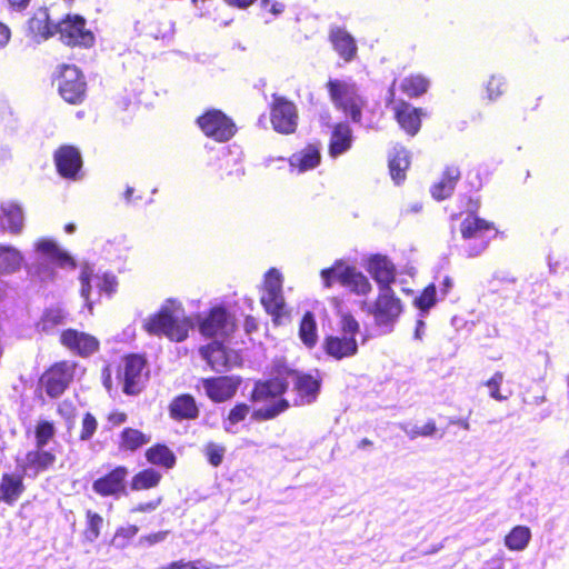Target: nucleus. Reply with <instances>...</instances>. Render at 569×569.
<instances>
[{"instance_id": "1", "label": "nucleus", "mask_w": 569, "mask_h": 569, "mask_svg": "<svg viewBox=\"0 0 569 569\" xmlns=\"http://www.w3.org/2000/svg\"><path fill=\"white\" fill-rule=\"evenodd\" d=\"M290 383L293 385L299 397V399H295L296 405L311 403L320 388L319 381L312 376L300 375L297 371L284 369L274 379L256 385L252 399L254 401H271V405L254 410L253 417L257 419H271L284 411L288 407L287 400H277V398L284 392Z\"/></svg>"}, {"instance_id": "2", "label": "nucleus", "mask_w": 569, "mask_h": 569, "mask_svg": "<svg viewBox=\"0 0 569 569\" xmlns=\"http://www.w3.org/2000/svg\"><path fill=\"white\" fill-rule=\"evenodd\" d=\"M193 328L191 318L184 316L181 302L167 300L158 312L143 320V329L154 336H166L171 341H183Z\"/></svg>"}, {"instance_id": "3", "label": "nucleus", "mask_w": 569, "mask_h": 569, "mask_svg": "<svg viewBox=\"0 0 569 569\" xmlns=\"http://www.w3.org/2000/svg\"><path fill=\"white\" fill-rule=\"evenodd\" d=\"M34 253L38 259L24 266L27 273L32 279L40 281L52 280L54 269L52 264L59 267H74L73 259L66 252L54 239L39 238L33 242Z\"/></svg>"}, {"instance_id": "4", "label": "nucleus", "mask_w": 569, "mask_h": 569, "mask_svg": "<svg viewBox=\"0 0 569 569\" xmlns=\"http://www.w3.org/2000/svg\"><path fill=\"white\" fill-rule=\"evenodd\" d=\"M326 88L333 107L349 117L352 122L359 123L367 100L357 82L350 77L330 78Z\"/></svg>"}, {"instance_id": "5", "label": "nucleus", "mask_w": 569, "mask_h": 569, "mask_svg": "<svg viewBox=\"0 0 569 569\" xmlns=\"http://www.w3.org/2000/svg\"><path fill=\"white\" fill-rule=\"evenodd\" d=\"M338 326L337 333L325 339L323 349L337 360L353 357L358 352L356 336L360 332V325L352 315L343 313Z\"/></svg>"}, {"instance_id": "6", "label": "nucleus", "mask_w": 569, "mask_h": 569, "mask_svg": "<svg viewBox=\"0 0 569 569\" xmlns=\"http://www.w3.org/2000/svg\"><path fill=\"white\" fill-rule=\"evenodd\" d=\"M362 310L372 316L377 327L390 332L403 311L401 300L392 288H380L372 302H363Z\"/></svg>"}, {"instance_id": "7", "label": "nucleus", "mask_w": 569, "mask_h": 569, "mask_svg": "<svg viewBox=\"0 0 569 569\" xmlns=\"http://www.w3.org/2000/svg\"><path fill=\"white\" fill-rule=\"evenodd\" d=\"M460 232L467 241L468 256L476 257L487 248L489 240L496 234V229L492 223L469 214L462 220Z\"/></svg>"}, {"instance_id": "8", "label": "nucleus", "mask_w": 569, "mask_h": 569, "mask_svg": "<svg viewBox=\"0 0 569 569\" xmlns=\"http://www.w3.org/2000/svg\"><path fill=\"white\" fill-rule=\"evenodd\" d=\"M81 297L91 310L93 297L101 293L111 295L116 291L117 280L112 273L97 270L93 266L84 264L80 273Z\"/></svg>"}, {"instance_id": "9", "label": "nucleus", "mask_w": 569, "mask_h": 569, "mask_svg": "<svg viewBox=\"0 0 569 569\" xmlns=\"http://www.w3.org/2000/svg\"><path fill=\"white\" fill-rule=\"evenodd\" d=\"M282 283L283 277L278 269L271 268L264 273L261 303L274 321L287 315Z\"/></svg>"}, {"instance_id": "10", "label": "nucleus", "mask_w": 569, "mask_h": 569, "mask_svg": "<svg viewBox=\"0 0 569 569\" xmlns=\"http://www.w3.org/2000/svg\"><path fill=\"white\" fill-rule=\"evenodd\" d=\"M197 124L207 137L218 142L228 141L236 133L233 121L217 109L207 110L198 117Z\"/></svg>"}, {"instance_id": "11", "label": "nucleus", "mask_w": 569, "mask_h": 569, "mask_svg": "<svg viewBox=\"0 0 569 569\" xmlns=\"http://www.w3.org/2000/svg\"><path fill=\"white\" fill-rule=\"evenodd\" d=\"M234 328L233 318L222 307H213L208 316L199 320L200 333L213 340H226Z\"/></svg>"}, {"instance_id": "12", "label": "nucleus", "mask_w": 569, "mask_h": 569, "mask_svg": "<svg viewBox=\"0 0 569 569\" xmlns=\"http://www.w3.org/2000/svg\"><path fill=\"white\" fill-rule=\"evenodd\" d=\"M56 31L68 46L90 47L94 41L92 32L86 29V21L80 16H67L57 23Z\"/></svg>"}, {"instance_id": "13", "label": "nucleus", "mask_w": 569, "mask_h": 569, "mask_svg": "<svg viewBox=\"0 0 569 569\" xmlns=\"http://www.w3.org/2000/svg\"><path fill=\"white\" fill-rule=\"evenodd\" d=\"M61 97L69 103L82 101L86 92V82L81 72L74 66H62L57 79Z\"/></svg>"}, {"instance_id": "14", "label": "nucleus", "mask_w": 569, "mask_h": 569, "mask_svg": "<svg viewBox=\"0 0 569 569\" xmlns=\"http://www.w3.org/2000/svg\"><path fill=\"white\" fill-rule=\"evenodd\" d=\"M240 382L234 376L202 378L198 381L197 389L202 390L213 402H223L236 395Z\"/></svg>"}, {"instance_id": "15", "label": "nucleus", "mask_w": 569, "mask_h": 569, "mask_svg": "<svg viewBox=\"0 0 569 569\" xmlns=\"http://www.w3.org/2000/svg\"><path fill=\"white\" fill-rule=\"evenodd\" d=\"M223 341L213 340L199 349L201 358L212 370L218 372L229 370L238 363L239 359L237 352L224 347Z\"/></svg>"}, {"instance_id": "16", "label": "nucleus", "mask_w": 569, "mask_h": 569, "mask_svg": "<svg viewBox=\"0 0 569 569\" xmlns=\"http://www.w3.org/2000/svg\"><path fill=\"white\" fill-rule=\"evenodd\" d=\"M123 391L136 395L142 389L147 378L146 360L138 355H130L123 359L122 366Z\"/></svg>"}, {"instance_id": "17", "label": "nucleus", "mask_w": 569, "mask_h": 569, "mask_svg": "<svg viewBox=\"0 0 569 569\" xmlns=\"http://www.w3.org/2000/svg\"><path fill=\"white\" fill-rule=\"evenodd\" d=\"M271 123L279 133L290 134L295 132L298 124V112L295 103L281 97L274 98L271 107Z\"/></svg>"}, {"instance_id": "18", "label": "nucleus", "mask_w": 569, "mask_h": 569, "mask_svg": "<svg viewBox=\"0 0 569 569\" xmlns=\"http://www.w3.org/2000/svg\"><path fill=\"white\" fill-rule=\"evenodd\" d=\"M128 476L126 467H117L108 475L97 479L92 483V490L101 497L118 498L126 493L124 480Z\"/></svg>"}, {"instance_id": "19", "label": "nucleus", "mask_w": 569, "mask_h": 569, "mask_svg": "<svg viewBox=\"0 0 569 569\" xmlns=\"http://www.w3.org/2000/svg\"><path fill=\"white\" fill-rule=\"evenodd\" d=\"M24 228V211L22 206L13 200H4L0 203V234L8 231L18 236Z\"/></svg>"}, {"instance_id": "20", "label": "nucleus", "mask_w": 569, "mask_h": 569, "mask_svg": "<svg viewBox=\"0 0 569 569\" xmlns=\"http://www.w3.org/2000/svg\"><path fill=\"white\" fill-rule=\"evenodd\" d=\"M366 269L380 288H391L396 281V267L386 256L372 254L368 258Z\"/></svg>"}, {"instance_id": "21", "label": "nucleus", "mask_w": 569, "mask_h": 569, "mask_svg": "<svg viewBox=\"0 0 569 569\" xmlns=\"http://www.w3.org/2000/svg\"><path fill=\"white\" fill-rule=\"evenodd\" d=\"M60 340L66 348L81 357L90 356L99 349V341L96 337L74 329L64 330Z\"/></svg>"}, {"instance_id": "22", "label": "nucleus", "mask_w": 569, "mask_h": 569, "mask_svg": "<svg viewBox=\"0 0 569 569\" xmlns=\"http://www.w3.org/2000/svg\"><path fill=\"white\" fill-rule=\"evenodd\" d=\"M392 109L401 129L411 137L416 136L420 130L423 110L416 108L403 100L393 101Z\"/></svg>"}, {"instance_id": "23", "label": "nucleus", "mask_w": 569, "mask_h": 569, "mask_svg": "<svg viewBox=\"0 0 569 569\" xmlns=\"http://www.w3.org/2000/svg\"><path fill=\"white\" fill-rule=\"evenodd\" d=\"M290 171L293 173H305L316 169L321 162V148L317 143H311L292 153L288 159Z\"/></svg>"}, {"instance_id": "24", "label": "nucleus", "mask_w": 569, "mask_h": 569, "mask_svg": "<svg viewBox=\"0 0 569 569\" xmlns=\"http://www.w3.org/2000/svg\"><path fill=\"white\" fill-rule=\"evenodd\" d=\"M58 172L69 179H76L82 166L79 150L72 146H62L54 153Z\"/></svg>"}, {"instance_id": "25", "label": "nucleus", "mask_w": 569, "mask_h": 569, "mask_svg": "<svg viewBox=\"0 0 569 569\" xmlns=\"http://www.w3.org/2000/svg\"><path fill=\"white\" fill-rule=\"evenodd\" d=\"M74 366L70 362L54 365L46 376L47 392L51 397L60 396L72 380Z\"/></svg>"}, {"instance_id": "26", "label": "nucleus", "mask_w": 569, "mask_h": 569, "mask_svg": "<svg viewBox=\"0 0 569 569\" xmlns=\"http://www.w3.org/2000/svg\"><path fill=\"white\" fill-rule=\"evenodd\" d=\"M352 143L353 134L351 127L347 122H339L335 124L328 146L329 157L337 159L348 152L351 149Z\"/></svg>"}, {"instance_id": "27", "label": "nucleus", "mask_w": 569, "mask_h": 569, "mask_svg": "<svg viewBox=\"0 0 569 569\" xmlns=\"http://www.w3.org/2000/svg\"><path fill=\"white\" fill-rule=\"evenodd\" d=\"M243 154L239 147L231 146L222 150L219 169L221 178H236L239 179L244 174Z\"/></svg>"}, {"instance_id": "28", "label": "nucleus", "mask_w": 569, "mask_h": 569, "mask_svg": "<svg viewBox=\"0 0 569 569\" xmlns=\"http://www.w3.org/2000/svg\"><path fill=\"white\" fill-rule=\"evenodd\" d=\"M330 40L335 50L345 61H351L357 53L353 37L342 28H335L330 32Z\"/></svg>"}, {"instance_id": "29", "label": "nucleus", "mask_w": 569, "mask_h": 569, "mask_svg": "<svg viewBox=\"0 0 569 569\" xmlns=\"http://www.w3.org/2000/svg\"><path fill=\"white\" fill-rule=\"evenodd\" d=\"M56 26L51 23L49 12L46 8L37 10L29 21V29L37 38V41H43L52 37L56 31Z\"/></svg>"}, {"instance_id": "30", "label": "nucleus", "mask_w": 569, "mask_h": 569, "mask_svg": "<svg viewBox=\"0 0 569 569\" xmlns=\"http://www.w3.org/2000/svg\"><path fill=\"white\" fill-rule=\"evenodd\" d=\"M24 262L22 252L13 246L0 244V276L18 272Z\"/></svg>"}, {"instance_id": "31", "label": "nucleus", "mask_w": 569, "mask_h": 569, "mask_svg": "<svg viewBox=\"0 0 569 569\" xmlns=\"http://www.w3.org/2000/svg\"><path fill=\"white\" fill-rule=\"evenodd\" d=\"M24 490L23 476L4 473L0 482V498L9 505L16 502Z\"/></svg>"}, {"instance_id": "32", "label": "nucleus", "mask_w": 569, "mask_h": 569, "mask_svg": "<svg viewBox=\"0 0 569 569\" xmlns=\"http://www.w3.org/2000/svg\"><path fill=\"white\" fill-rule=\"evenodd\" d=\"M460 178V170L458 167H447L440 181L431 187V194L437 200H443L448 198Z\"/></svg>"}, {"instance_id": "33", "label": "nucleus", "mask_w": 569, "mask_h": 569, "mask_svg": "<svg viewBox=\"0 0 569 569\" xmlns=\"http://www.w3.org/2000/svg\"><path fill=\"white\" fill-rule=\"evenodd\" d=\"M409 166V152L402 147L395 148L389 158V171L396 184H400L406 179V170Z\"/></svg>"}, {"instance_id": "34", "label": "nucleus", "mask_w": 569, "mask_h": 569, "mask_svg": "<svg viewBox=\"0 0 569 569\" xmlns=\"http://www.w3.org/2000/svg\"><path fill=\"white\" fill-rule=\"evenodd\" d=\"M352 266H349L343 260H337L335 263L320 271V278L325 288H331L336 282L345 286L349 271Z\"/></svg>"}, {"instance_id": "35", "label": "nucleus", "mask_w": 569, "mask_h": 569, "mask_svg": "<svg viewBox=\"0 0 569 569\" xmlns=\"http://www.w3.org/2000/svg\"><path fill=\"white\" fill-rule=\"evenodd\" d=\"M430 87V80L420 73L409 74L399 82V89L409 98L425 94Z\"/></svg>"}, {"instance_id": "36", "label": "nucleus", "mask_w": 569, "mask_h": 569, "mask_svg": "<svg viewBox=\"0 0 569 569\" xmlns=\"http://www.w3.org/2000/svg\"><path fill=\"white\" fill-rule=\"evenodd\" d=\"M54 461L56 456L52 452L37 448L27 453L23 470H34L38 473L51 467Z\"/></svg>"}, {"instance_id": "37", "label": "nucleus", "mask_w": 569, "mask_h": 569, "mask_svg": "<svg viewBox=\"0 0 569 569\" xmlns=\"http://www.w3.org/2000/svg\"><path fill=\"white\" fill-rule=\"evenodd\" d=\"M198 412L196 401L189 395L177 397L170 405V413L176 419H194Z\"/></svg>"}, {"instance_id": "38", "label": "nucleus", "mask_w": 569, "mask_h": 569, "mask_svg": "<svg viewBox=\"0 0 569 569\" xmlns=\"http://www.w3.org/2000/svg\"><path fill=\"white\" fill-rule=\"evenodd\" d=\"M343 287L352 293L362 297H367L372 290L369 279L361 271L357 270L356 267H351Z\"/></svg>"}, {"instance_id": "39", "label": "nucleus", "mask_w": 569, "mask_h": 569, "mask_svg": "<svg viewBox=\"0 0 569 569\" xmlns=\"http://www.w3.org/2000/svg\"><path fill=\"white\" fill-rule=\"evenodd\" d=\"M531 538V531L526 526H516L505 537V545L511 551H522L527 548Z\"/></svg>"}, {"instance_id": "40", "label": "nucleus", "mask_w": 569, "mask_h": 569, "mask_svg": "<svg viewBox=\"0 0 569 569\" xmlns=\"http://www.w3.org/2000/svg\"><path fill=\"white\" fill-rule=\"evenodd\" d=\"M146 458L150 463L166 468H172L176 462L172 451L163 445H157L148 449Z\"/></svg>"}, {"instance_id": "41", "label": "nucleus", "mask_w": 569, "mask_h": 569, "mask_svg": "<svg viewBox=\"0 0 569 569\" xmlns=\"http://www.w3.org/2000/svg\"><path fill=\"white\" fill-rule=\"evenodd\" d=\"M161 473L152 468L138 472L131 480L132 490H147L158 486Z\"/></svg>"}, {"instance_id": "42", "label": "nucleus", "mask_w": 569, "mask_h": 569, "mask_svg": "<svg viewBox=\"0 0 569 569\" xmlns=\"http://www.w3.org/2000/svg\"><path fill=\"white\" fill-rule=\"evenodd\" d=\"M150 436L132 428H126L121 432L120 447L126 450L134 451L138 448L149 443Z\"/></svg>"}, {"instance_id": "43", "label": "nucleus", "mask_w": 569, "mask_h": 569, "mask_svg": "<svg viewBox=\"0 0 569 569\" xmlns=\"http://www.w3.org/2000/svg\"><path fill=\"white\" fill-rule=\"evenodd\" d=\"M299 337L308 347L312 348L318 341L317 323L311 312H307L300 323Z\"/></svg>"}, {"instance_id": "44", "label": "nucleus", "mask_w": 569, "mask_h": 569, "mask_svg": "<svg viewBox=\"0 0 569 569\" xmlns=\"http://www.w3.org/2000/svg\"><path fill=\"white\" fill-rule=\"evenodd\" d=\"M485 99L489 102H496L507 90V80L501 74H491L483 84Z\"/></svg>"}, {"instance_id": "45", "label": "nucleus", "mask_w": 569, "mask_h": 569, "mask_svg": "<svg viewBox=\"0 0 569 569\" xmlns=\"http://www.w3.org/2000/svg\"><path fill=\"white\" fill-rule=\"evenodd\" d=\"M250 412V407L246 403H239L234 406L227 419L223 421V428L229 433H237L238 428L237 425L246 419V417Z\"/></svg>"}, {"instance_id": "46", "label": "nucleus", "mask_w": 569, "mask_h": 569, "mask_svg": "<svg viewBox=\"0 0 569 569\" xmlns=\"http://www.w3.org/2000/svg\"><path fill=\"white\" fill-rule=\"evenodd\" d=\"M400 429L410 438L411 440L418 437H431L436 433L437 427L433 420H428L423 426L419 427L417 425H411L409 422L400 423Z\"/></svg>"}, {"instance_id": "47", "label": "nucleus", "mask_w": 569, "mask_h": 569, "mask_svg": "<svg viewBox=\"0 0 569 569\" xmlns=\"http://www.w3.org/2000/svg\"><path fill=\"white\" fill-rule=\"evenodd\" d=\"M87 527L83 532L84 539L89 542H93L100 536L101 528L103 526V518L91 510L86 513Z\"/></svg>"}, {"instance_id": "48", "label": "nucleus", "mask_w": 569, "mask_h": 569, "mask_svg": "<svg viewBox=\"0 0 569 569\" xmlns=\"http://www.w3.org/2000/svg\"><path fill=\"white\" fill-rule=\"evenodd\" d=\"M217 565L204 560V559H196V560H186L179 559L167 563L164 566L158 567L157 569H216Z\"/></svg>"}, {"instance_id": "49", "label": "nucleus", "mask_w": 569, "mask_h": 569, "mask_svg": "<svg viewBox=\"0 0 569 569\" xmlns=\"http://www.w3.org/2000/svg\"><path fill=\"white\" fill-rule=\"evenodd\" d=\"M56 429L53 423L49 421H40L36 427V445L37 448H44L53 438Z\"/></svg>"}, {"instance_id": "50", "label": "nucleus", "mask_w": 569, "mask_h": 569, "mask_svg": "<svg viewBox=\"0 0 569 569\" xmlns=\"http://www.w3.org/2000/svg\"><path fill=\"white\" fill-rule=\"evenodd\" d=\"M139 528L136 525H127L117 529L113 536V543L118 548H124L129 541L138 533Z\"/></svg>"}, {"instance_id": "51", "label": "nucleus", "mask_w": 569, "mask_h": 569, "mask_svg": "<svg viewBox=\"0 0 569 569\" xmlns=\"http://www.w3.org/2000/svg\"><path fill=\"white\" fill-rule=\"evenodd\" d=\"M435 303L436 288L433 284L428 286L415 300L416 307L421 311L422 315L427 313Z\"/></svg>"}, {"instance_id": "52", "label": "nucleus", "mask_w": 569, "mask_h": 569, "mask_svg": "<svg viewBox=\"0 0 569 569\" xmlns=\"http://www.w3.org/2000/svg\"><path fill=\"white\" fill-rule=\"evenodd\" d=\"M66 317V311L59 307L47 310L42 318V329H52L53 327L62 323Z\"/></svg>"}, {"instance_id": "53", "label": "nucleus", "mask_w": 569, "mask_h": 569, "mask_svg": "<svg viewBox=\"0 0 569 569\" xmlns=\"http://www.w3.org/2000/svg\"><path fill=\"white\" fill-rule=\"evenodd\" d=\"M204 453L213 467H218L223 459L226 448L222 445L209 442L204 447Z\"/></svg>"}, {"instance_id": "54", "label": "nucleus", "mask_w": 569, "mask_h": 569, "mask_svg": "<svg viewBox=\"0 0 569 569\" xmlns=\"http://www.w3.org/2000/svg\"><path fill=\"white\" fill-rule=\"evenodd\" d=\"M98 422L91 413H86L82 419V427L80 431V439L82 441L90 440L97 431Z\"/></svg>"}, {"instance_id": "55", "label": "nucleus", "mask_w": 569, "mask_h": 569, "mask_svg": "<svg viewBox=\"0 0 569 569\" xmlns=\"http://www.w3.org/2000/svg\"><path fill=\"white\" fill-rule=\"evenodd\" d=\"M502 381L503 375L501 372H496L486 383L489 389L490 397L498 401L506 400L508 398V396H503L499 391Z\"/></svg>"}, {"instance_id": "56", "label": "nucleus", "mask_w": 569, "mask_h": 569, "mask_svg": "<svg viewBox=\"0 0 569 569\" xmlns=\"http://www.w3.org/2000/svg\"><path fill=\"white\" fill-rule=\"evenodd\" d=\"M169 535L168 530L158 531L154 533L146 535L140 537L139 543L141 546L151 547L153 545L160 543L167 539Z\"/></svg>"}, {"instance_id": "57", "label": "nucleus", "mask_w": 569, "mask_h": 569, "mask_svg": "<svg viewBox=\"0 0 569 569\" xmlns=\"http://www.w3.org/2000/svg\"><path fill=\"white\" fill-rule=\"evenodd\" d=\"M260 7L261 9L267 10L274 17L280 16L286 8V6L282 2L272 0H261Z\"/></svg>"}, {"instance_id": "58", "label": "nucleus", "mask_w": 569, "mask_h": 569, "mask_svg": "<svg viewBox=\"0 0 569 569\" xmlns=\"http://www.w3.org/2000/svg\"><path fill=\"white\" fill-rule=\"evenodd\" d=\"M160 502H161V499L158 498V499L149 501V502L139 503L131 509V512H151L158 508Z\"/></svg>"}, {"instance_id": "59", "label": "nucleus", "mask_w": 569, "mask_h": 569, "mask_svg": "<svg viewBox=\"0 0 569 569\" xmlns=\"http://www.w3.org/2000/svg\"><path fill=\"white\" fill-rule=\"evenodd\" d=\"M59 413L64 417L69 422L74 418V408L72 403L63 401L59 405Z\"/></svg>"}, {"instance_id": "60", "label": "nucleus", "mask_w": 569, "mask_h": 569, "mask_svg": "<svg viewBox=\"0 0 569 569\" xmlns=\"http://www.w3.org/2000/svg\"><path fill=\"white\" fill-rule=\"evenodd\" d=\"M10 39H11L10 28L6 23L0 22V51L3 50L8 46V43L10 42Z\"/></svg>"}, {"instance_id": "61", "label": "nucleus", "mask_w": 569, "mask_h": 569, "mask_svg": "<svg viewBox=\"0 0 569 569\" xmlns=\"http://www.w3.org/2000/svg\"><path fill=\"white\" fill-rule=\"evenodd\" d=\"M423 316L425 315L421 313V318L417 320L416 330H415V333H413V337L417 340H422V338L425 336L426 323H425V321L422 319Z\"/></svg>"}, {"instance_id": "62", "label": "nucleus", "mask_w": 569, "mask_h": 569, "mask_svg": "<svg viewBox=\"0 0 569 569\" xmlns=\"http://www.w3.org/2000/svg\"><path fill=\"white\" fill-rule=\"evenodd\" d=\"M127 419V416L123 412H112L109 415L108 420L113 426H119L123 423Z\"/></svg>"}, {"instance_id": "63", "label": "nucleus", "mask_w": 569, "mask_h": 569, "mask_svg": "<svg viewBox=\"0 0 569 569\" xmlns=\"http://www.w3.org/2000/svg\"><path fill=\"white\" fill-rule=\"evenodd\" d=\"M11 8L16 10H22L27 8L30 0H7Z\"/></svg>"}, {"instance_id": "64", "label": "nucleus", "mask_w": 569, "mask_h": 569, "mask_svg": "<svg viewBox=\"0 0 569 569\" xmlns=\"http://www.w3.org/2000/svg\"><path fill=\"white\" fill-rule=\"evenodd\" d=\"M450 423L451 425H457V426L461 427L465 430H469L470 429V423H469L468 419H466V418L452 419V420H450Z\"/></svg>"}]
</instances>
